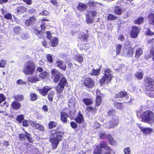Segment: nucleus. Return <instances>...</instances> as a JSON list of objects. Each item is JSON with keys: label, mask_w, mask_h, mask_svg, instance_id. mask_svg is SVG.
I'll list each match as a JSON object with an SVG mask.
<instances>
[{"label": "nucleus", "mask_w": 154, "mask_h": 154, "mask_svg": "<svg viewBox=\"0 0 154 154\" xmlns=\"http://www.w3.org/2000/svg\"><path fill=\"white\" fill-rule=\"evenodd\" d=\"M46 36L47 38L48 39L51 40L52 38L51 32L50 31H46Z\"/></svg>", "instance_id": "nucleus-51"}, {"label": "nucleus", "mask_w": 154, "mask_h": 154, "mask_svg": "<svg viewBox=\"0 0 154 154\" xmlns=\"http://www.w3.org/2000/svg\"><path fill=\"white\" fill-rule=\"evenodd\" d=\"M100 68L96 69L93 68L92 69L90 75L92 76H98L100 74Z\"/></svg>", "instance_id": "nucleus-23"}, {"label": "nucleus", "mask_w": 154, "mask_h": 154, "mask_svg": "<svg viewBox=\"0 0 154 154\" xmlns=\"http://www.w3.org/2000/svg\"><path fill=\"white\" fill-rule=\"evenodd\" d=\"M107 137V135L105 133H101L100 135V138L103 139L106 138Z\"/></svg>", "instance_id": "nucleus-59"}, {"label": "nucleus", "mask_w": 154, "mask_h": 154, "mask_svg": "<svg viewBox=\"0 0 154 154\" xmlns=\"http://www.w3.org/2000/svg\"><path fill=\"white\" fill-rule=\"evenodd\" d=\"M46 23H45L43 22L40 25V28L42 30L45 31L46 29Z\"/></svg>", "instance_id": "nucleus-57"}, {"label": "nucleus", "mask_w": 154, "mask_h": 154, "mask_svg": "<svg viewBox=\"0 0 154 154\" xmlns=\"http://www.w3.org/2000/svg\"><path fill=\"white\" fill-rule=\"evenodd\" d=\"M134 53V49L130 46L124 49L122 51L123 55L128 57H132Z\"/></svg>", "instance_id": "nucleus-10"}, {"label": "nucleus", "mask_w": 154, "mask_h": 154, "mask_svg": "<svg viewBox=\"0 0 154 154\" xmlns=\"http://www.w3.org/2000/svg\"><path fill=\"white\" fill-rule=\"evenodd\" d=\"M124 152L125 154H131V150L129 147L125 148L124 149Z\"/></svg>", "instance_id": "nucleus-50"}, {"label": "nucleus", "mask_w": 154, "mask_h": 154, "mask_svg": "<svg viewBox=\"0 0 154 154\" xmlns=\"http://www.w3.org/2000/svg\"><path fill=\"white\" fill-rule=\"evenodd\" d=\"M51 89L48 86H46L45 87H43L42 89H39L38 91L41 95L43 96H45Z\"/></svg>", "instance_id": "nucleus-15"}, {"label": "nucleus", "mask_w": 154, "mask_h": 154, "mask_svg": "<svg viewBox=\"0 0 154 154\" xmlns=\"http://www.w3.org/2000/svg\"><path fill=\"white\" fill-rule=\"evenodd\" d=\"M147 31L145 32V34L146 35H154V32H152L149 28H147L146 29Z\"/></svg>", "instance_id": "nucleus-45"}, {"label": "nucleus", "mask_w": 154, "mask_h": 154, "mask_svg": "<svg viewBox=\"0 0 154 154\" xmlns=\"http://www.w3.org/2000/svg\"><path fill=\"white\" fill-rule=\"evenodd\" d=\"M122 48V46L120 44H118L116 45L115 47L116 49V55H119L120 54Z\"/></svg>", "instance_id": "nucleus-29"}, {"label": "nucleus", "mask_w": 154, "mask_h": 154, "mask_svg": "<svg viewBox=\"0 0 154 154\" xmlns=\"http://www.w3.org/2000/svg\"><path fill=\"white\" fill-rule=\"evenodd\" d=\"M67 84V80L65 77H63L60 79L56 87L57 93H59L61 92L65 86Z\"/></svg>", "instance_id": "nucleus-7"}, {"label": "nucleus", "mask_w": 154, "mask_h": 154, "mask_svg": "<svg viewBox=\"0 0 154 154\" xmlns=\"http://www.w3.org/2000/svg\"><path fill=\"white\" fill-rule=\"evenodd\" d=\"M140 28L136 26H133L130 33V37L133 38H136L140 32Z\"/></svg>", "instance_id": "nucleus-9"}, {"label": "nucleus", "mask_w": 154, "mask_h": 154, "mask_svg": "<svg viewBox=\"0 0 154 154\" xmlns=\"http://www.w3.org/2000/svg\"><path fill=\"white\" fill-rule=\"evenodd\" d=\"M24 119V116L23 115H20L18 116L17 117V120L20 123Z\"/></svg>", "instance_id": "nucleus-49"}, {"label": "nucleus", "mask_w": 154, "mask_h": 154, "mask_svg": "<svg viewBox=\"0 0 154 154\" xmlns=\"http://www.w3.org/2000/svg\"><path fill=\"white\" fill-rule=\"evenodd\" d=\"M55 64L58 67L64 71L66 69V66L64 63L63 60H57L56 61Z\"/></svg>", "instance_id": "nucleus-11"}, {"label": "nucleus", "mask_w": 154, "mask_h": 154, "mask_svg": "<svg viewBox=\"0 0 154 154\" xmlns=\"http://www.w3.org/2000/svg\"><path fill=\"white\" fill-rule=\"evenodd\" d=\"M22 1L28 5H29L32 4V0H22Z\"/></svg>", "instance_id": "nucleus-64"}, {"label": "nucleus", "mask_w": 154, "mask_h": 154, "mask_svg": "<svg viewBox=\"0 0 154 154\" xmlns=\"http://www.w3.org/2000/svg\"><path fill=\"white\" fill-rule=\"evenodd\" d=\"M106 138L109 141V143L112 145H113L114 144L113 138L111 135H107Z\"/></svg>", "instance_id": "nucleus-40"}, {"label": "nucleus", "mask_w": 154, "mask_h": 154, "mask_svg": "<svg viewBox=\"0 0 154 154\" xmlns=\"http://www.w3.org/2000/svg\"><path fill=\"white\" fill-rule=\"evenodd\" d=\"M25 133H26V138L29 141L30 143H32L33 140L31 137V135L26 131H25Z\"/></svg>", "instance_id": "nucleus-44"}, {"label": "nucleus", "mask_w": 154, "mask_h": 154, "mask_svg": "<svg viewBox=\"0 0 154 154\" xmlns=\"http://www.w3.org/2000/svg\"><path fill=\"white\" fill-rule=\"evenodd\" d=\"M63 134L64 133L62 131L58 130H55L51 131L50 141L52 144V146L54 149L57 147L59 142L61 140Z\"/></svg>", "instance_id": "nucleus-1"}, {"label": "nucleus", "mask_w": 154, "mask_h": 154, "mask_svg": "<svg viewBox=\"0 0 154 154\" xmlns=\"http://www.w3.org/2000/svg\"><path fill=\"white\" fill-rule=\"evenodd\" d=\"M83 102L87 105H91L93 103L92 100L88 98L84 99Z\"/></svg>", "instance_id": "nucleus-36"}, {"label": "nucleus", "mask_w": 154, "mask_h": 154, "mask_svg": "<svg viewBox=\"0 0 154 154\" xmlns=\"http://www.w3.org/2000/svg\"><path fill=\"white\" fill-rule=\"evenodd\" d=\"M142 121L150 124L154 122V114L151 111L147 110L144 112L141 115Z\"/></svg>", "instance_id": "nucleus-4"}, {"label": "nucleus", "mask_w": 154, "mask_h": 154, "mask_svg": "<svg viewBox=\"0 0 154 154\" xmlns=\"http://www.w3.org/2000/svg\"><path fill=\"white\" fill-rule=\"evenodd\" d=\"M35 68V63L33 61L29 60L26 62L22 71L26 75H31L34 74Z\"/></svg>", "instance_id": "nucleus-2"}, {"label": "nucleus", "mask_w": 154, "mask_h": 154, "mask_svg": "<svg viewBox=\"0 0 154 154\" xmlns=\"http://www.w3.org/2000/svg\"><path fill=\"white\" fill-rule=\"evenodd\" d=\"M58 39L55 37H54L52 39H51L50 41L51 46L52 47H56L58 45Z\"/></svg>", "instance_id": "nucleus-21"}, {"label": "nucleus", "mask_w": 154, "mask_h": 154, "mask_svg": "<svg viewBox=\"0 0 154 154\" xmlns=\"http://www.w3.org/2000/svg\"><path fill=\"white\" fill-rule=\"evenodd\" d=\"M51 78L55 83L58 82L60 79L61 75H63L61 73L55 68H53L51 69Z\"/></svg>", "instance_id": "nucleus-8"}, {"label": "nucleus", "mask_w": 154, "mask_h": 154, "mask_svg": "<svg viewBox=\"0 0 154 154\" xmlns=\"http://www.w3.org/2000/svg\"><path fill=\"white\" fill-rule=\"evenodd\" d=\"M49 14V13L48 11H47L46 10H44L42 11V14L44 16H47Z\"/></svg>", "instance_id": "nucleus-62"}, {"label": "nucleus", "mask_w": 154, "mask_h": 154, "mask_svg": "<svg viewBox=\"0 0 154 154\" xmlns=\"http://www.w3.org/2000/svg\"><path fill=\"white\" fill-rule=\"evenodd\" d=\"M32 33L35 35H36L40 31L35 27H32Z\"/></svg>", "instance_id": "nucleus-55"}, {"label": "nucleus", "mask_w": 154, "mask_h": 154, "mask_svg": "<svg viewBox=\"0 0 154 154\" xmlns=\"http://www.w3.org/2000/svg\"><path fill=\"white\" fill-rule=\"evenodd\" d=\"M45 35V32L43 31L40 30L39 32L36 35L39 38H42Z\"/></svg>", "instance_id": "nucleus-46"}, {"label": "nucleus", "mask_w": 154, "mask_h": 154, "mask_svg": "<svg viewBox=\"0 0 154 154\" xmlns=\"http://www.w3.org/2000/svg\"><path fill=\"white\" fill-rule=\"evenodd\" d=\"M124 98V99L125 100L126 103H128L129 102H131V97H123Z\"/></svg>", "instance_id": "nucleus-60"}, {"label": "nucleus", "mask_w": 154, "mask_h": 154, "mask_svg": "<svg viewBox=\"0 0 154 154\" xmlns=\"http://www.w3.org/2000/svg\"><path fill=\"white\" fill-rule=\"evenodd\" d=\"M83 85L86 88L91 89L95 86V83L94 80L89 77H85L82 80Z\"/></svg>", "instance_id": "nucleus-6"}, {"label": "nucleus", "mask_w": 154, "mask_h": 154, "mask_svg": "<svg viewBox=\"0 0 154 154\" xmlns=\"http://www.w3.org/2000/svg\"><path fill=\"white\" fill-rule=\"evenodd\" d=\"M102 102L101 97H97L96 101V106H99Z\"/></svg>", "instance_id": "nucleus-42"}, {"label": "nucleus", "mask_w": 154, "mask_h": 154, "mask_svg": "<svg viewBox=\"0 0 154 154\" xmlns=\"http://www.w3.org/2000/svg\"><path fill=\"white\" fill-rule=\"evenodd\" d=\"M88 6L86 4L81 2L79 3L77 6V9L82 12L86 10Z\"/></svg>", "instance_id": "nucleus-18"}, {"label": "nucleus", "mask_w": 154, "mask_h": 154, "mask_svg": "<svg viewBox=\"0 0 154 154\" xmlns=\"http://www.w3.org/2000/svg\"><path fill=\"white\" fill-rule=\"evenodd\" d=\"M102 149L97 145L96 147L94 152V154H102Z\"/></svg>", "instance_id": "nucleus-35"}, {"label": "nucleus", "mask_w": 154, "mask_h": 154, "mask_svg": "<svg viewBox=\"0 0 154 154\" xmlns=\"http://www.w3.org/2000/svg\"><path fill=\"white\" fill-rule=\"evenodd\" d=\"M60 118L62 121L65 123L67 122V119L68 117L70 116L65 112L62 111L60 112Z\"/></svg>", "instance_id": "nucleus-16"}, {"label": "nucleus", "mask_w": 154, "mask_h": 154, "mask_svg": "<svg viewBox=\"0 0 154 154\" xmlns=\"http://www.w3.org/2000/svg\"><path fill=\"white\" fill-rule=\"evenodd\" d=\"M21 30V29L20 26H16L13 28L14 32L17 34H19Z\"/></svg>", "instance_id": "nucleus-38"}, {"label": "nucleus", "mask_w": 154, "mask_h": 154, "mask_svg": "<svg viewBox=\"0 0 154 154\" xmlns=\"http://www.w3.org/2000/svg\"><path fill=\"white\" fill-rule=\"evenodd\" d=\"M87 17H86V21L87 24L92 23H93L94 21V19H92L89 16H88Z\"/></svg>", "instance_id": "nucleus-43"}, {"label": "nucleus", "mask_w": 154, "mask_h": 154, "mask_svg": "<svg viewBox=\"0 0 154 154\" xmlns=\"http://www.w3.org/2000/svg\"><path fill=\"white\" fill-rule=\"evenodd\" d=\"M21 105L20 103L14 101L13 102L11 105L12 107L14 109H17L20 108Z\"/></svg>", "instance_id": "nucleus-32"}, {"label": "nucleus", "mask_w": 154, "mask_h": 154, "mask_svg": "<svg viewBox=\"0 0 154 154\" xmlns=\"http://www.w3.org/2000/svg\"><path fill=\"white\" fill-rule=\"evenodd\" d=\"M117 17L112 14H110L107 16V19L108 21H113L117 19Z\"/></svg>", "instance_id": "nucleus-33"}, {"label": "nucleus", "mask_w": 154, "mask_h": 154, "mask_svg": "<svg viewBox=\"0 0 154 154\" xmlns=\"http://www.w3.org/2000/svg\"><path fill=\"white\" fill-rule=\"evenodd\" d=\"M148 22L150 25L154 26V13H150L148 15Z\"/></svg>", "instance_id": "nucleus-20"}, {"label": "nucleus", "mask_w": 154, "mask_h": 154, "mask_svg": "<svg viewBox=\"0 0 154 154\" xmlns=\"http://www.w3.org/2000/svg\"><path fill=\"white\" fill-rule=\"evenodd\" d=\"M36 21V17L34 15L30 17L28 19L26 20L25 23L27 26H30L35 23Z\"/></svg>", "instance_id": "nucleus-13"}, {"label": "nucleus", "mask_w": 154, "mask_h": 154, "mask_svg": "<svg viewBox=\"0 0 154 154\" xmlns=\"http://www.w3.org/2000/svg\"><path fill=\"white\" fill-rule=\"evenodd\" d=\"M75 120L78 123H82L84 121L82 115L80 113H79L77 116Z\"/></svg>", "instance_id": "nucleus-30"}, {"label": "nucleus", "mask_w": 154, "mask_h": 154, "mask_svg": "<svg viewBox=\"0 0 154 154\" xmlns=\"http://www.w3.org/2000/svg\"><path fill=\"white\" fill-rule=\"evenodd\" d=\"M5 18L7 20H9L12 18L11 15L10 13H8L4 16Z\"/></svg>", "instance_id": "nucleus-56"}, {"label": "nucleus", "mask_w": 154, "mask_h": 154, "mask_svg": "<svg viewBox=\"0 0 154 154\" xmlns=\"http://www.w3.org/2000/svg\"><path fill=\"white\" fill-rule=\"evenodd\" d=\"M88 37L89 35L88 34L84 33L81 35V36L79 37L78 38L80 39H82L84 42L85 41L87 42L88 41Z\"/></svg>", "instance_id": "nucleus-31"}, {"label": "nucleus", "mask_w": 154, "mask_h": 154, "mask_svg": "<svg viewBox=\"0 0 154 154\" xmlns=\"http://www.w3.org/2000/svg\"><path fill=\"white\" fill-rule=\"evenodd\" d=\"M46 58L48 62L49 63H53V60L51 54H47L46 56Z\"/></svg>", "instance_id": "nucleus-37"}, {"label": "nucleus", "mask_w": 154, "mask_h": 154, "mask_svg": "<svg viewBox=\"0 0 154 154\" xmlns=\"http://www.w3.org/2000/svg\"><path fill=\"white\" fill-rule=\"evenodd\" d=\"M150 55L152 57L154 56V45H152L149 48Z\"/></svg>", "instance_id": "nucleus-48"}, {"label": "nucleus", "mask_w": 154, "mask_h": 154, "mask_svg": "<svg viewBox=\"0 0 154 154\" xmlns=\"http://www.w3.org/2000/svg\"><path fill=\"white\" fill-rule=\"evenodd\" d=\"M27 11V8L23 6H19L15 9V13L18 14L25 13Z\"/></svg>", "instance_id": "nucleus-12"}, {"label": "nucleus", "mask_w": 154, "mask_h": 154, "mask_svg": "<svg viewBox=\"0 0 154 154\" xmlns=\"http://www.w3.org/2000/svg\"><path fill=\"white\" fill-rule=\"evenodd\" d=\"M119 94L120 96H126L128 95L127 92L125 91H121Z\"/></svg>", "instance_id": "nucleus-54"}, {"label": "nucleus", "mask_w": 154, "mask_h": 154, "mask_svg": "<svg viewBox=\"0 0 154 154\" xmlns=\"http://www.w3.org/2000/svg\"><path fill=\"white\" fill-rule=\"evenodd\" d=\"M39 78L36 76H31L28 77L29 82L31 83H36L40 80Z\"/></svg>", "instance_id": "nucleus-24"}, {"label": "nucleus", "mask_w": 154, "mask_h": 154, "mask_svg": "<svg viewBox=\"0 0 154 154\" xmlns=\"http://www.w3.org/2000/svg\"><path fill=\"white\" fill-rule=\"evenodd\" d=\"M7 62L6 60L4 59H2L0 60V67L4 68Z\"/></svg>", "instance_id": "nucleus-41"}, {"label": "nucleus", "mask_w": 154, "mask_h": 154, "mask_svg": "<svg viewBox=\"0 0 154 154\" xmlns=\"http://www.w3.org/2000/svg\"><path fill=\"white\" fill-rule=\"evenodd\" d=\"M74 60L79 63H81L83 61V57L80 55H76L74 57Z\"/></svg>", "instance_id": "nucleus-26"}, {"label": "nucleus", "mask_w": 154, "mask_h": 154, "mask_svg": "<svg viewBox=\"0 0 154 154\" xmlns=\"http://www.w3.org/2000/svg\"><path fill=\"white\" fill-rule=\"evenodd\" d=\"M114 12L116 14L120 15L122 14L123 11L120 7L117 6L115 7L114 9Z\"/></svg>", "instance_id": "nucleus-25"}, {"label": "nucleus", "mask_w": 154, "mask_h": 154, "mask_svg": "<svg viewBox=\"0 0 154 154\" xmlns=\"http://www.w3.org/2000/svg\"><path fill=\"white\" fill-rule=\"evenodd\" d=\"M145 88L149 91H154V80L150 77H146L144 80Z\"/></svg>", "instance_id": "nucleus-5"}, {"label": "nucleus", "mask_w": 154, "mask_h": 154, "mask_svg": "<svg viewBox=\"0 0 154 154\" xmlns=\"http://www.w3.org/2000/svg\"><path fill=\"white\" fill-rule=\"evenodd\" d=\"M118 121L119 119L118 118L112 119L111 121L109 122L110 125L109 126H107L106 128L109 129L114 128L115 126H117L118 125Z\"/></svg>", "instance_id": "nucleus-14"}, {"label": "nucleus", "mask_w": 154, "mask_h": 154, "mask_svg": "<svg viewBox=\"0 0 154 154\" xmlns=\"http://www.w3.org/2000/svg\"><path fill=\"white\" fill-rule=\"evenodd\" d=\"M139 127L143 133L146 135L151 134L153 131V130L150 128H145L141 126Z\"/></svg>", "instance_id": "nucleus-17"}, {"label": "nucleus", "mask_w": 154, "mask_h": 154, "mask_svg": "<svg viewBox=\"0 0 154 154\" xmlns=\"http://www.w3.org/2000/svg\"><path fill=\"white\" fill-rule=\"evenodd\" d=\"M70 125L71 127L73 128H76L77 126V124L74 122H72Z\"/></svg>", "instance_id": "nucleus-61"}, {"label": "nucleus", "mask_w": 154, "mask_h": 154, "mask_svg": "<svg viewBox=\"0 0 154 154\" xmlns=\"http://www.w3.org/2000/svg\"><path fill=\"white\" fill-rule=\"evenodd\" d=\"M57 123L53 121L50 122L48 124V125L50 128H52L53 127L56 126Z\"/></svg>", "instance_id": "nucleus-47"}, {"label": "nucleus", "mask_w": 154, "mask_h": 154, "mask_svg": "<svg viewBox=\"0 0 154 154\" xmlns=\"http://www.w3.org/2000/svg\"><path fill=\"white\" fill-rule=\"evenodd\" d=\"M144 21V18L142 17H138L137 19L134 20V23L140 25L143 23Z\"/></svg>", "instance_id": "nucleus-28"}, {"label": "nucleus", "mask_w": 154, "mask_h": 154, "mask_svg": "<svg viewBox=\"0 0 154 154\" xmlns=\"http://www.w3.org/2000/svg\"><path fill=\"white\" fill-rule=\"evenodd\" d=\"M115 113V111L113 109H111L108 112V114L109 115H113Z\"/></svg>", "instance_id": "nucleus-63"}, {"label": "nucleus", "mask_w": 154, "mask_h": 154, "mask_svg": "<svg viewBox=\"0 0 154 154\" xmlns=\"http://www.w3.org/2000/svg\"><path fill=\"white\" fill-rule=\"evenodd\" d=\"M17 85H22L26 84V83L25 82L23 81L22 80L19 79L17 81Z\"/></svg>", "instance_id": "nucleus-52"}, {"label": "nucleus", "mask_w": 154, "mask_h": 154, "mask_svg": "<svg viewBox=\"0 0 154 154\" xmlns=\"http://www.w3.org/2000/svg\"><path fill=\"white\" fill-rule=\"evenodd\" d=\"M21 38L23 40H26L28 38L27 35L25 33L23 34L21 36Z\"/></svg>", "instance_id": "nucleus-58"}, {"label": "nucleus", "mask_w": 154, "mask_h": 154, "mask_svg": "<svg viewBox=\"0 0 154 154\" xmlns=\"http://www.w3.org/2000/svg\"><path fill=\"white\" fill-rule=\"evenodd\" d=\"M31 124L32 126L35 127L36 129L41 131H44V128L43 126L39 124H37L35 122H31Z\"/></svg>", "instance_id": "nucleus-22"}, {"label": "nucleus", "mask_w": 154, "mask_h": 154, "mask_svg": "<svg viewBox=\"0 0 154 154\" xmlns=\"http://www.w3.org/2000/svg\"><path fill=\"white\" fill-rule=\"evenodd\" d=\"M117 109L119 110H122L124 108V106L121 103H117L114 104Z\"/></svg>", "instance_id": "nucleus-39"}, {"label": "nucleus", "mask_w": 154, "mask_h": 154, "mask_svg": "<svg viewBox=\"0 0 154 154\" xmlns=\"http://www.w3.org/2000/svg\"><path fill=\"white\" fill-rule=\"evenodd\" d=\"M134 76L138 79L140 80L143 78V73L142 72H137L134 74Z\"/></svg>", "instance_id": "nucleus-27"}, {"label": "nucleus", "mask_w": 154, "mask_h": 154, "mask_svg": "<svg viewBox=\"0 0 154 154\" xmlns=\"http://www.w3.org/2000/svg\"><path fill=\"white\" fill-rule=\"evenodd\" d=\"M143 52V49L141 48H138L136 50L135 57L138 59L142 54Z\"/></svg>", "instance_id": "nucleus-19"}, {"label": "nucleus", "mask_w": 154, "mask_h": 154, "mask_svg": "<svg viewBox=\"0 0 154 154\" xmlns=\"http://www.w3.org/2000/svg\"><path fill=\"white\" fill-rule=\"evenodd\" d=\"M49 75L48 72L44 71L41 72L39 74V76L40 78L43 79H46Z\"/></svg>", "instance_id": "nucleus-34"}, {"label": "nucleus", "mask_w": 154, "mask_h": 154, "mask_svg": "<svg viewBox=\"0 0 154 154\" xmlns=\"http://www.w3.org/2000/svg\"><path fill=\"white\" fill-rule=\"evenodd\" d=\"M112 71L109 68L104 70L103 75L99 80L100 85H103L111 83L112 78V75L111 74Z\"/></svg>", "instance_id": "nucleus-3"}, {"label": "nucleus", "mask_w": 154, "mask_h": 154, "mask_svg": "<svg viewBox=\"0 0 154 154\" xmlns=\"http://www.w3.org/2000/svg\"><path fill=\"white\" fill-rule=\"evenodd\" d=\"M98 145L99 146V147L100 148H101V149H102V148H105L106 146V142L104 141H102L100 143V145Z\"/></svg>", "instance_id": "nucleus-53"}]
</instances>
